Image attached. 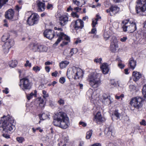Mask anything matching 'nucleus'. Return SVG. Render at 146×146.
Listing matches in <instances>:
<instances>
[{"label": "nucleus", "mask_w": 146, "mask_h": 146, "mask_svg": "<svg viewBox=\"0 0 146 146\" xmlns=\"http://www.w3.org/2000/svg\"><path fill=\"white\" fill-rule=\"evenodd\" d=\"M117 43L118 41L116 37L115 36H113L111 40L110 45L118 44Z\"/></svg>", "instance_id": "32"}, {"label": "nucleus", "mask_w": 146, "mask_h": 146, "mask_svg": "<svg viewBox=\"0 0 146 146\" xmlns=\"http://www.w3.org/2000/svg\"><path fill=\"white\" fill-rule=\"evenodd\" d=\"M113 115H114L117 118H119V113L117 110H115L113 114Z\"/></svg>", "instance_id": "49"}, {"label": "nucleus", "mask_w": 146, "mask_h": 146, "mask_svg": "<svg viewBox=\"0 0 146 146\" xmlns=\"http://www.w3.org/2000/svg\"><path fill=\"white\" fill-rule=\"evenodd\" d=\"M33 70L35 71V72H37L39 71L40 70V68L38 66H34L33 68Z\"/></svg>", "instance_id": "47"}, {"label": "nucleus", "mask_w": 146, "mask_h": 146, "mask_svg": "<svg viewBox=\"0 0 146 146\" xmlns=\"http://www.w3.org/2000/svg\"><path fill=\"white\" fill-rule=\"evenodd\" d=\"M100 68L104 74H106L108 73L109 69L107 64H103L100 66Z\"/></svg>", "instance_id": "20"}, {"label": "nucleus", "mask_w": 146, "mask_h": 146, "mask_svg": "<svg viewBox=\"0 0 146 146\" xmlns=\"http://www.w3.org/2000/svg\"><path fill=\"white\" fill-rule=\"evenodd\" d=\"M59 20L60 25L63 26L67 23L68 21V18L66 15H62L59 18Z\"/></svg>", "instance_id": "15"}, {"label": "nucleus", "mask_w": 146, "mask_h": 146, "mask_svg": "<svg viewBox=\"0 0 146 146\" xmlns=\"http://www.w3.org/2000/svg\"><path fill=\"white\" fill-rule=\"evenodd\" d=\"M20 83L19 86L23 91L30 90L33 85L32 81L30 80L28 76L20 79Z\"/></svg>", "instance_id": "5"}, {"label": "nucleus", "mask_w": 146, "mask_h": 146, "mask_svg": "<svg viewBox=\"0 0 146 146\" xmlns=\"http://www.w3.org/2000/svg\"><path fill=\"white\" fill-rule=\"evenodd\" d=\"M8 90V89L7 88H5L4 90H3L2 91L3 93H5L6 94H7L9 93Z\"/></svg>", "instance_id": "57"}, {"label": "nucleus", "mask_w": 146, "mask_h": 146, "mask_svg": "<svg viewBox=\"0 0 146 146\" xmlns=\"http://www.w3.org/2000/svg\"><path fill=\"white\" fill-rule=\"evenodd\" d=\"M105 119L103 117L100 112H98L95 116L94 121L97 123L98 122H102L104 121Z\"/></svg>", "instance_id": "17"}, {"label": "nucleus", "mask_w": 146, "mask_h": 146, "mask_svg": "<svg viewBox=\"0 0 146 146\" xmlns=\"http://www.w3.org/2000/svg\"><path fill=\"white\" fill-rule=\"evenodd\" d=\"M53 123L55 126L59 127L63 129H66L70 125V120L65 113L60 112L55 114Z\"/></svg>", "instance_id": "1"}, {"label": "nucleus", "mask_w": 146, "mask_h": 146, "mask_svg": "<svg viewBox=\"0 0 146 146\" xmlns=\"http://www.w3.org/2000/svg\"><path fill=\"white\" fill-rule=\"evenodd\" d=\"M40 120H44L49 118V113L47 112L43 113L42 114L38 115Z\"/></svg>", "instance_id": "23"}, {"label": "nucleus", "mask_w": 146, "mask_h": 146, "mask_svg": "<svg viewBox=\"0 0 146 146\" xmlns=\"http://www.w3.org/2000/svg\"><path fill=\"white\" fill-rule=\"evenodd\" d=\"M21 9V7H19L18 5H17L15 7V10L16 11V13L17 15H19V12Z\"/></svg>", "instance_id": "38"}, {"label": "nucleus", "mask_w": 146, "mask_h": 146, "mask_svg": "<svg viewBox=\"0 0 146 146\" xmlns=\"http://www.w3.org/2000/svg\"><path fill=\"white\" fill-rule=\"evenodd\" d=\"M92 146H101V145L99 143H97L92 145Z\"/></svg>", "instance_id": "64"}, {"label": "nucleus", "mask_w": 146, "mask_h": 146, "mask_svg": "<svg viewBox=\"0 0 146 146\" xmlns=\"http://www.w3.org/2000/svg\"><path fill=\"white\" fill-rule=\"evenodd\" d=\"M65 80H66L64 77H62L60 78L59 80V82L61 84H63L65 82Z\"/></svg>", "instance_id": "46"}, {"label": "nucleus", "mask_w": 146, "mask_h": 146, "mask_svg": "<svg viewBox=\"0 0 146 146\" xmlns=\"http://www.w3.org/2000/svg\"><path fill=\"white\" fill-rule=\"evenodd\" d=\"M112 128L111 127H106L104 130L105 134L108 136H111L112 135Z\"/></svg>", "instance_id": "21"}, {"label": "nucleus", "mask_w": 146, "mask_h": 146, "mask_svg": "<svg viewBox=\"0 0 146 146\" xmlns=\"http://www.w3.org/2000/svg\"><path fill=\"white\" fill-rule=\"evenodd\" d=\"M103 99L107 100H113V98L110 96L106 94H104L102 95Z\"/></svg>", "instance_id": "31"}, {"label": "nucleus", "mask_w": 146, "mask_h": 146, "mask_svg": "<svg viewBox=\"0 0 146 146\" xmlns=\"http://www.w3.org/2000/svg\"><path fill=\"white\" fill-rule=\"evenodd\" d=\"M146 10V0H137L136 7L137 13L143 15V13Z\"/></svg>", "instance_id": "7"}, {"label": "nucleus", "mask_w": 146, "mask_h": 146, "mask_svg": "<svg viewBox=\"0 0 146 146\" xmlns=\"http://www.w3.org/2000/svg\"><path fill=\"white\" fill-rule=\"evenodd\" d=\"M68 43V41H63L62 43L61 44V46H63L67 44Z\"/></svg>", "instance_id": "62"}, {"label": "nucleus", "mask_w": 146, "mask_h": 146, "mask_svg": "<svg viewBox=\"0 0 146 146\" xmlns=\"http://www.w3.org/2000/svg\"><path fill=\"white\" fill-rule=\"evenodd\" d=\"M58 74V72L56 71L54 72H52V75L53 76L56 77L57 76V74Z\"/></svg>", "instance_id": "58"}, {"label": "nucleus", "mask_w": 146, "mask_h": 146, "mask_svg": "<svg viewBox=\"0 0 146 146\" xmlns=\"http://www.w3.org/2000/svg\"><path fill=\"white\" fill-rule=\"evenodd\" d=\"M69 64V62L68 61H62L60 63V66L61 68H66Z\"/></svg>", "instance_id": "26"}, {"label": "nucleus", "mask_w": 146, "mask_h": 146, "mask_svg": "<svg viewBox=\"0 0 146 146\" xmlns=\"http://www.w3.org/2000/svg\"><path fill=\"white\" fill-rule=\"evenodd\" d=\"M14 122L13 118L9 115L4 116L1 118L0 121V126L2 127L3 130L7 132L15 129V126L12 124Z\"/></svg>", "instance_id": "2"}, {"label": "nucleus", "mask_w": 146, "mask_h": 146, "mask_svg": "<svg viewBox=\"0 0 146 146\" xmlns=\"http://www.w3.org/2000/svg\"><path fill=\"white\" fill-rule=\"evenodd\" d=\"M37 91L36 90L34 91V92H32L30 94L27 95V97L28 100L31 99L33 97H36Z\"/></svg>", "instance_id": "24"}, {"label": "nucleus", "mask_w": 146, "mask_h": 146, "mask_svg": "<svg viewBox=\"0 0 146 146\" xmlns=\"http://www.w3.org/2000/svg\"><path fill=\"white\" fill-rule=\"evenodd\" d=\"M140 123L141 125L145 126L146 125V121L144 119L142 120L140 122Z\"/></svg>", "instance_id": "56"}, {"label": "nucleus", "mask_w": 146, "mask_h": 146, "mask_svg": "<svg viewBox=\"0 0 146 146\" xmlns=\"http://www.w3.org/2000/svg\"><path fill=\"white\" fill-rule=\"evenodd\" d=\"M129 64L130 68L133 70L136 66V62L133 58H131L129 60Z\"/></svg>", "instance_id": "22"}, {"label": "nucleus", "mask_w": 146, "mask_h": 146, "mask_svg": "<svg viewBox=\"0 0 146 146\" xmlns=\"http://www.w3.org/2000/svg\"><path fill=\"white\" fill-rule=\"evenodd\" d=\"M25 66L26 67L28 66L30 68L31 66V63H29V60H27L26 62V63L25 64Z\"/></svg>", "instance_id": "48"}, {"label": "nucleus", "mask_w": 146, "mask_h": 146, "mask_svg": "<svg viewBox=\"0 0 146 146\" xmlns=\"http://www.w3.org/2000/svg\"><path fill=\"white\" fill-rule=\"evenodd\" d=\"M98 24L97 21L93 19L92 20V25L93 28H95L96 27V25Z\"/></svg>", "instance_id": "43"}, {"label": "nucleus", "mask_w": 146, "mask_h": 146, "mask_svg": "<svg viewBox=\"0 0 146 146\" xmlns=\"http://www.w3.org/2000/svg\"><path fill=\"white\" fill-rule=\"evenodd\" d=\"M14 41L12 39H9L4 44L3 46V51L4 53L7 54L9 51V49L13 45Z\"/></svg>", "instance_id": "10"}, {"label": "nucleus", "mask_w": 146, "mask_h": 146, "mask_svg": "<svg viewBox=\"0 0 146 146\" xmlns=\"http://www.w3.org/2000/svg\"><path fill=\"white\" fill-rule=\"evenodd\" d=\"M109 33V32L108 31L104 33V36L106 40H108L110 37Z\"/></svg>", "instance_id": "35"}, {"label": "nucleus", "mask_w": 146, "mask_h": 146, "mask_svg": "<svg viewBox=\"0 0 146 146\" xmlns=\"http://www.w3.org/2000/svg\"><path fill=\"white\" fill-rule=\"evenodd\" d=\"M73 3L76 4L77 5H79V0H73Z\"/></svg>", "instance_id": "53"}, {"label": "nucleus", "mask_w": 146, "mask_h": 146, "mask_svg": "<svg viewBox=\"0 0 146 146\" xmlns=\"http://www.w3.org/2000/svg\"><path fill=\"white\" fill-rule=\"evenodd\" d=\"M124 95L123 94H121L120 96H117L116 95L115 96V98L117 100L119 99L120 98L121 100H122V98H123Z\"/></svg>", "instance_id": "50"}, {"label": "nucleus", "mask_w": 146, "mask_h": 146, "mask_svg": "<svg viewBox=\"0 0 146 146\" xmlns=\"http://www.w3.org/2000/svg\"><path fill=\"white\" fill-rule=\"evenodd\" d=\"M14 11L12 9H9L7 11L5 14L6 18L9 19H12L14 15Z\"/></svg>", "instance_id": "16"}, {"label": "nucleus", "mask_w": 146, "mask_h": 146, "mask_svg": "<svg viewBox=\"0 0 146 146\" xmlns=\"http://www.w3.org/2000/svg\"><path fill=\"white\" fill-rule=\"evenodd\" d=\"M101 74L96 73L90 74L88 76L87 80L90 85L94 88L99 86L101 84L100 76Z\"/></svg>", "instance_id": "3"}, {"label": "nucleus", "mask_w": 146, "mask_h": 146, "mask_svg": "<svg viewBox=\"0 0 146 146\" xmlns=\"http://www.w3.org/2000/svg\"><path fill=\"white\" fill-rule=\"evenodd\" d=\"M96 28H94L92 29L91 33L92 34H96Z\"/></svg>", "instance_id": "59"}, {"label": "nucleus", "mask_w": 146, "mask_h": 146, "mask_svg": "<svg viewBox=\"0 0 146 146\" xmlns=\"http://www.w3.org/2000/svg\"><path fill=\"white\" fill-rule=\"evenodd\" d=\"M38 52H46L47 48L45 46L38 44Z\"/></svg>", "instance_id": "25"}, {"label": "nucleus", "mask_w": 146, "mask_h": 146, "mask_svg": "<svg viewBox=\"0 0 146 146\" xmlns=\"http://www.w3.org/2000/svg\"><path fill=\"white\" fill-rule=\"evenodd\" d=\"M141 77V73L137 71H133V79L135 82L137 81Z\"/></svg>", "instance_id": "19"}, {"label": "nucleus", "mask_w": 146, "mask_h": 146, "mask_svg": "<svg viewBox=\"0 0 146 146\" xmlns=\"http://www.w3.org/2000/svg\"><path fill=\"white\" fill-rule=\"evenodd\" d=\"M4 24H3L4 26L7 27H8V25L7 24V22L6 19H5L4 20Z\"/></svg>", "instance_id": "60"}, {"label": "nucleus", "mask_w": 146, "mask_h": 146, "mask_svg": "<svg viewBox=\"0 0 146 146\" xmlns=\"http://www.w3.org/2000/svg\"><path fill=\"white\" fill-rule=\"evenodd\" d=\"M8 0H0V9L8 2Z\"/></svg>", "instance_id": "36"}, {"label": "nucleus", "mask_w": 146, "mask_h": 146, "mask_svg": "<svg viewBox=\"0 0 146 146\" xmlns=\"http://www.w3.org/2000/svg\"><path fill=\"white\" fill-rule=\"evenodd\" d=\"M118 47V44L110 45V50L113 52H115L117 48Z\"/></svg>", "instance_id": "27"}, {"label": "nucleus", "mask_w": 146, "mask_h": 146, "mask_svg": "<svg viewBox=\"0 0 146 146\" xmlns=\"http://www.w3.org/2000/svg\"><path fill=\"white\" fill-rule=\"evenodd\" d=\"M130 104L132 107L139 108L142 106L141 101H131Z\"/></svg>", "instance_id": "18"}, {"label": "nucleus", "mask_w": 146, "mask_h": 146, "mask_svg": "<svg viewBox=\"0 0 146 146\" xmlns=\"http://www.w3.org/2000/svg\"><path fill=\"white\" fill-rule=\"evenodd\" d=\"M39 106L41 108H43L45 104V102L44 101H39Z\"/></svg>", "instance_id": "42"}, {"label": "nucleus", "mask_w": 146, "mask_h": 146, "mask_svg": "<svg viewBox=\"0 0 146 146\" xmlns=\"http://www.w3.org/2000/svg\"><path fill=\"white\" fill-rule=\"evenodd\" d=\"M44 35L45 37L49 39H51L54 36L55 32L54 31L50 29H46L44 32Z\"/></svg>", "instance_id": "13"}, {"label": "nucleus", "mask_w": 146, "mask_h": 146, "mask_svg": "<svg viewBox=\"0 0 146 146\" xmlns=\"http://www.w3.org/2000/svg\"><path fill=\"white\" fill-rule=\"evenodd\" d=\"M17 141L19 143H22L25 141L23 137H17L16 138Z\"/></svg>", "instance_id": "41"}, {"label": "nucleus", "mask_w": 146, "mask_h": 146, "mask_svg": "<svg viewBox=\"0 0 146 146\" xmlns=\"http://www.w3.org/2000/svg\"><path fill=\"white\" fill-rule=\"evenodd\" d=\"M142 92L144 97L146 98V84L143 86Z\"/></svg>", "instance_id": "34"}, {"label": "nucleus", "mask_w": 146, "mask_h": 146, "mask_svg": "<svg viewBox=\"0 0 146 146\" xmlns=\"http://www.w3.org/2000/svg\"><path fill=\"white\" fill-rule=\"evenodd\" d=\"M2 136L3 137H4L7 139H8L10 138L9 135L7 134H3L2 135Z\"/></svg>", "instance_id": "63"}, {"label": "nucleus", "mask_w": 146, "mask_h": 146, "mask_svg": "<svg viewBox=\"0 0 146 146\" xmlns=\"http://www.w3.org/2000/svg\"><path fill=\"white\" fill-rule=\"evenodd\" d=\"M119 10V8L116 5H111L109 9L106 10V12L109 13V15L112 16L117 13Z\"/></svg>", "instance_id": "12"}, {"label": "nucleus", "mask_w": 146, "mask_h": 146, "mask_svg": "<svg viewBox=\"0 0 146 146\" xmlns=\"http://www.w3.org/2000/svg\"><path fill=\"white\" fill-rule=\"evenodd\" d=\"M39 17V15L36 13L32 14L27 20L28 24L30 26H32L37 24Z\"/></svg>", "instance_id": "8"}, {"label": "nucleus", "mask_w": 146, "mask_h": 146, "mask_svg": "<svg viewBox=\"0 0 146 146\" xmlns=\"http://www.w3.org/2000/svg\"><path fill=\"white\" fill-rule=\"evenodd\" d=\"M92 133L93 131L92 130L88 131L86 134V138L87 139H90L92 135Z\"/></svg>", "instance_id": "33"}, {"label": "nucleus", "mask_w": 146, "mask_h": 146, "mask_svg": "<svg viewBox=\"0 0 146 146\" xmlns=\"http://www.w3.org/2000/svg\"><path fill=\"white\" fill-rule=\"evenodd\" d=\"M80 124L82 125L83 127H85L86 125V123L82 121H80L79 122Z\"/></svg>", "instance_id": "61"}, {"label": "nucleus", "mask_w": 146, "mask_h": 146, "mask_svg": "<svg viewBox=\"0 0 146 146\" xmlns=\"http://www.w3.org/2000/svg\"><path fill=\"white\" fill-rule=\"evenodd\" d=\"M127 39V37L123 36L120 39V40L122 42H125Z\"/></svg>", "instance_id": "51"}, {"label": "nucleus", "mask_w": 146, "mask_h": 146, "mask_svg": "<svg viewBox=\"0 0 146 146\" xmlns=\"http://www.w3.org/2000/svg\"><path fill=\"white\" fill-rule=\"evenodd\" d=\"M36 6L37 7V10L38 12L44 11L46 8L45 3L40 0H37L36 1Z\"/></svg>", "instance_id": "14"}, {"label": "nucleus", "mask_w": 146, "mask_h": 146, "mask_svg": "<svg viewBox=\"0 0 146 146\" xmlns=\"http://www.w3.org/2000/svg\"><path fill=\"white\" fill-rule=\"evenodd\" d=\"M71 15L72 16L74 17L78 18L79 17L78 15L76 13L72 12L71 13Z\"/></svg>", "instance_id": "52"}, {"label": "nucleus", "mask_w": 146, "mask_h": 146, "mask_svg": "<svg viewBox=\"0 0 146 146\" xmlns=\"http://www.w3.org/2000/svg\"><path fill=\"white\" fill-rule=\"evenodd\" d=\"M38 44H35L33 45L32 50L34 52L37 51Z\"/></svg>", "instance_id": "40"}, {"label": "nucleus", "mask_w": 146, "mask_h": 146, "mask_svg": "<svg viewBox=\"0 0 146 146\" xmlns=\"http://www.w3.org/2000/svg\"><path fill=\"white\" fill-rule=\"evenodd\" d=\"M73 25V27L76 30L82 29L84 27V22L81 19H78L76 21H74L71 23Z\"/></svg>", "instance_id": "11"}, {"label": "nucleus", "mask_w": 146, "mask_h": 146, "mask_svg": "<svg viewBox=\"0 0 146 146\" xmlns=\"http://www.w3.org/2000/svg\"><path fill=\"white\" fill-rule=\"evenodd\" d=\"M121 26L124 31H127L129 33H133L137 29L135 23L133 22L131 23L128 20L123 21L122 22Z\"/></svg>", "instance_id": "4"}, {"label": "nucleus", "mask_w": 146, "mask_h": 146, "mask_svg": "<svg viewBox=\"0 0 146 146\" xmlns=\"http://www.w3.org/2000/svg\"><path fill=\"white\" fill-rule=\"evenodd\" d=\"M18 62L16 60H12L9 62V65L10 67L14 68L17 65Z\"/></svg>", "instance_id": "28"}, {"label": "nucleus", "mask_w": 146, "mask_h": 146, "mask_svg": "<svg viewBox=\"0 0 146 146\" xmlns=\"http://www.w3.org/2000/svg\"><path fill=\"white\" fill-rule=\"evenodd\" d=\"M118 66L120 68L122 69L125 66L120 62L118 64Z\"/></svg>", "instance_id": "54"}, {"label": "nucleus", "mask_w": 146, "mask_h": 146, "mask_svg": "<svg viewBox=\"0 0 146 146\" xmlns=\"http://www.w3.org/2000/svg\"><path fill=\"white\" fill-rule=\"evenodd\" d=\"M62 139L64 141L66 142H67L68 140V136L66 135L65 136L64 135H62Z\"/></svg>", "instance_id": "45"}, {"label": "nucleus", "mask_w": 146, "mask_h": 146, "mask_svg": "<svg viewBox=\"0 0 146 146\" xmlns=\"http://www.w3.org/2000/svg\"><path fill=\"white\" fill-rule=\"evenodd\" d=\"M93 91L92 89H89L86 92V97H88L90 100L92 97Z\"/></svg>", "instance_id": "30"}, {"label": "nucleus", "mask_w": 146, "mask_h": 146, "mask_svg": "<svg viewBox=\"0 0 146 146\" xmlns=\"http://www.w3.org/2000/svg\"><path fill=\"white\" fill-rule=\"evenodd\" d=\"M73 10L76 11V12H78L80 11L81 10V9L80 8H79L78 7H75Z\"/></svg>", "instance_id": "55"}, {"label": "nucleus", "mask_w": 146, "mask_h": 146, "mask_svg": "<svg viewBox=\"0 0 146 146\" xmlns=\"http://www.w3.org/2000/svg\"><path fill=\"white\" fill-rule=\"evenodd\" d=\"M71 74L72 76L75 79H77L80 78H82L83 75L82 70L79 68L73 67L71 71L68 70L67 75Z\"/></svg>", "instance_id": "6"}, {"label": "nucleus", "mask_w": 146, "mask_h": 146, "mask_svg": "<svg viewBox=\"0 0 146 146\" xmlns=\"http://www.w3.org/2000/svg\"><path fill=\"white\" fill-rule=\"evenodd\" d=\"M131 100H144L143 98L139 96H137L136 97L133 98Z\"/></svg>", "instance_id": "37"}, {"label": "nucleus", "mask_w": 146, "mask_h": 146, "mask_svg": "<svg viewBox=\"0 0 146 146\" xmlns=\"http://www.w3.org/2000/svg\"><path fill=\"white\" fill-rule=\"evenodd\" d=\"M9 33H7L5 34L2 37V40L3 42H5L7 40H8L9 38Z\"/></svg>", "instance_id": "29"}, {"label": "nucleus", "mask_w": 146, "mask_h": 146, "mask_svg": "<svg viewBox=\"0 0 146 146\" xmlns=\"http://www.w3.org/2000/svg\"><path fill=\"white\" fill-rule=\"evenodd\" d=\"M56 35L58 37V38L56 42L54 44V46H56L60 42V41L63 39H64L67 41H70V37L65 35L62 32H56Z\"/></svg>", "instance_id": "9"}, {"label": "nucleus", "mask_w": 146, "mask_h": 146, "mask_svg": "<svg viewBox=\"0 0 146 146\" xmlns=\"http://www.w3.org/2000/svg\"><path fill=\"white\" fill-rule=\"evenodd\" d=\"M78 51V50L76 48H72L70 52V54L71 56H72L73 54L76 53Z\"/></svg>", "instance_id": "39"}, {"label": "nucleus", "mask_w": 146, "mask_h": 146, "mask_svg": "<svg viewBox=\"0 0 146 146\" xmlns=\"http://www.w3.org/2000/svg\"><path fill=\"white\" fill-rule=\"evenodd\" d=\"M102 58H96L94 60L95 62H96L97 63H99L100 64L102 63Z\"/></svg>", "instance_id": "44"}]
</instances>
